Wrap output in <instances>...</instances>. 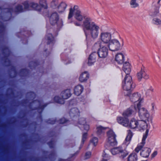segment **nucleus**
I'll return each mask as SVG.
<instances>
[{
  "mask_svg": "<svg viewBox=\"0 0 161 161\" xmlns=\"http://www.w3.org/2000/svg\"><path fill=\"white\" fill-rule=\"evenodd\" d=\"M77 6H75L69 9L68 18L70 19L74 13L75 18L78 21L83 20L82 24L83 30L86 36H89L93 39H96L100 32V25L93 21L92 19L89 17H85L79 9Z\"/></svg>",
  "mask_w": 161,
  "mask_h": 161,
  "instance_id": "f257e3e1",
  "label": "nucleus"
},
{
  "mask_svg": "<svg viewBox=\"0 0 161 161\" xmlns=\"http://www.w3.org/2000/svg\"><path fill=\"white\" fill-rule=\"evenodd\" d=\"M137 112L140 119L134 117L131 118L130 120L128 127L139 131L144 130L150 126V123L152 122L153 117L146 108H140Z\"/></svg>",
  "mask_w": 161,
  "mask_h": 161,
  "instance_id": "f03ea898",
  "label": "nucleus"
},
{
  "mask_svg": "<svg viewBox=\"0 0 161 161\" xmlns=\"http://www.w3.org/2000/svg\"><path fill=\"white\" fill-rule=\"evenodd\" d=\"M149 131V129H147L145 133L143 135L141 142L138 144L135 149V151L138 153L142 149L140 152V155L142 157L147 158L151 152V149L148 147L143 148L146 143V140L147 138Z\"/></svg>",
  "mask_w": 161,
  "mask_h": 161,
  "instance_id": "7ed1b4c3",
  "label": "nucleus"
},
{
  "mask_svg": "<svg viewBox=\"0 0 161 161\" xmlns=\"http://www.w3.org/2000/svg\"><path fill=\"white\" fill-rule=\"evenodd\" d=\"M39 5L37 3L31 2L28 4L27 2H25L24 4L25 8L27 10L34 9L37 11H40L41 7L46 9L47 8V3L46 0H39Z\"/></svg>",
  "mask_w": 161,
  "mask_h": 161,
  "instance_id": "20e7f679",
  "label": "nucleus"
},
{
  "mask_svg": "<svg viewBox=\"0 0 161 161\" xmlns=\"http://www.w3.org/2000/svg\"><path fill=\"white\" fill-rule=\"evenodd\" d=\"M124 95L129 96L130 101L134 103V106L136 107L137 111H139L140 108H145L141 106V103L143 100V98L141 97L140 94L136 92L130 94V92L127 93L124 92Z\"/></svg>",
  "mask_w": 161,
  "mask_h": 161,
  "instance_id": "39448f33",
  "label": "nucleus"
},
{
  "mask_svg": "<svg viewBox=\"0 0 161 161\" xmlns=\"http://www.w3.org/2000/svg\"><path fill=\"white\" fill-rule=\"evenodd\" d=\"M123 45V41L120 39L119 41L116 39H112L106 46L108 49L112 52L119 50Z\"/></svg>",
  "mask_w": 161,
  "mask_h": 161,
  "instance_id": "423d86ee",
  "label": "nucleus"
},
{
  "mask_svg": "<svg viewBox=\"0 0 161 161\" xmlns=\"http://www.w3.org/2000/svg\"><path fill=\"white\" fill-rule=\"evenodd\" d=\"M112 34L109 32L102 31L99 35L98 40L95 45H106L112 39Z\"/></svg>",
  "mask_w": 161,
  "mask_h": 161,
  "instance_id": "0eeeda50",
  "label": "nucleus"
},
{
  "mask_svg": "<svg viewBox=\"0 0 161 161\" xmlns=\"http://www.w3.org/2000/svg\"><path fill=\"white\" fill-rule=\"evenodd\" d=\"M50 7L52 10H56L59 13H63L66 8L67 5L64 2L59 3V0H52L50 3Z\"/></svg>",
  "mask_w": 161,
  "mask_h": 161,
  "instance_id": "6e6552de",
  "label": "nucleus"
},
{
  "mask_svg": "<svg viewBox=\"0 0 161 161\" xmlns=\"http://www.w3.org/2000/svg\"><path fill=\"white\" fill-rule=\"evenodd\" d=\"M122 86L123 89L126 93L130 92V90L135 87V85L133 84L131 77L129 75L126 76L124 81L123 82Z\"/></svg>",
  "mask_w": 161,
  "mask_h": 161,
  "instance_id": "1a4fd4ad",
  "label": "nucleus"
},
{
  "mask_svg": "<svg viewBox=\"0 0 161 161\" xmlns=\"http://www.w3.org/2000/svg\"><path fill=\"white\" fill-rule=\"evenodd\" d=\"M62 99L60 98L58 96H55L54 98V100L56 103L63 104L64 103V99L68 98L71 96L70 90L68 89L63 91L61 94Z\"/></svg>",
  "mask_w": 161,
  "mask_h": 161,
  "instance_id": "9d476101",
  "label": "nucleus"
},
{
  "mask_svg": "<svg viewBox=\"0 0 161 161\" xmlns=\"http://www.w3.org/2000/svg\"><path fill=\"white\" fill-rule=\"evenodd\" d=\"M100 47L98 52L99 56L101 58H105L108 55V48L105 45H96Z\"/></svg>",
  "mask_w": 161,
  "mask_h": 161,
  "instance_id": "9b49d317",
  "label": "nucleus"
},
{
  "mask_svg": "<svg viewBox=\"0 0 161 161\" xmlns=\"http://www.w3.org/2000/svg\"><path fill=\"white\" fill-rule=\"evenodd\" d=\"M137 77L138 80L140 81L142 78L147 80L149 78L148 74L147 73L146 69L144 67H142L141 70L137 74Z\"/></svg>",
  "mask_w": 161,
  "mask_h": 161,
  "instance_id": "f8f14e48",
  "label": "nucleus"
},
{
  "mask_svg": "<svg viewBox=\"0 0 161 161\" xmlns=\"http://www.w3.org/2000/svg\"><path fill=\"white\" fill-rule=\"evenodd\" d=\"M136 109L137 108L136 106L132 105L124 111L122 115L127 117L134 115L136 113Z\"/></svg>",
  "mask_w": 161,
  "mask_h": 161,
  "instance_id": "ddd939ff",
  "label": "nucleus"
},
{
  "mask_svg": "<svg viewBox=\"0 0 161 161\" xmlns=\"http://www.w3.org/2000/svg\"><path fill=\"white\" fill-rule=\"evenodd\" d=\"M61 14L58 12L57 10H52V11L49 17L50 23L52 25L56 24L59 19V14Z\"/></svg>",
  "mask_w": 161,
  "mask_h": 161,
  "instance_id": "4468645a",
  "label": "nucleus"
},
{
  "mask_svg": "<svg viewBox=\"0 0 161 161\" xmlns=\"http://www.w3.org/2000/svg\"><path fill=\"white\" fill-rule=\"evenodd\" d=\"M117 122L119 124L125 127H128L130 120L127 117L125 116H118L116 118Z\"/></svg>",
  "mask_w": 161,
  "mask_h": 161,
  "instance_id": "2eb2a0df",
  "label": "nucleus"
},
{
  "mask_svg": "<svg viewBox=\"0 0 161 161\" xmlns=\"http://www.w3.org/2000/svg\"><path fill=\"white\" fill-rule=\"evenodd\" d=\"M125 55L123 53H118L115 55V61L118 64H122L125 61Z\"/></svg>",
  "mask_w": 161,
  "mask_h": 161,
  "instance_id": "dca6fc26",
  "label": "nucleus"
},
{
  "mask_svg": "<svg viewBox=\"0 0 161 161\" xmlns=\"http://www.w3.org/2000/svg\"><path fill=\"white\" fill-rule=\"evenodd\" d=\"M152 6L153 8V10L152 12V15L153 16L158 15L160 13V4H157L155 2V0H153Z\"/></svg>",
  "mask_w": 161,
  "mask_h": 161,
  "instance_id": "f3484780",
  "label": "nucleus"
},
{
  "mask_svg": "<svg viewBox=\"0 0 161 161\" xmlns=\"http://www.w3.org/2000/svg\"><path fill=\"white\" fill-rule=\"evenodd\" d=\"M133 135L132 132L130 130H128L127 136L123 143L126 146H128L130 143Z\"/></svg>",
  "mask_w": 161,
  "mask_h": 161,
  "instance_id": "a211bd4d",
  "label": "nucleus"
},
{
  "mask_svg": "<svg viewBox=\"0 0 161 161\" xmlns=\"http://www.w3.org/2000/svg\"><path fill=\"white\" fill-rule=\"evenodd\" d=\"M89 78V74L86 71L82 73L79 77V80L81 82L86 81Z\"/></svg>",
  "mask_w": 161,
  "mask_h": 161,
  "instance_id": "6ab92c4d",
  "label": "nucleus"
},
{
  "mask_svg": "<svg viewBox=\"0 0 161 161\" xmlns=\"http://www.w3.org/2000/svg\"><path fill=\"white\" fill-rule=\"evenodd\" d=\"M97 55L96 53H94L90 55L88 62V64L89 65H91L95 62Z\"/></svg>",
  "mask_w": 161,
  "mask_h": 161,
  "instance_id": "aec40b11",
  "label": "nucleus"
},
{
  "mask_svg": "<svg viewBox=\"0 0 161 161\" xmlns=\"http://www.w3.org/2000/svg\"><path fill=\"white\" fill-rule=\"evenodd\" d=\"M123 70L126 74V75H129L131 71L130 65L129 63L125 62L124 64Z\"/></svg>",
  "mask_w": 161,
  "mask_h": 161,
  "instance_id": "412c9836",
  "label": "nucleus"
},
{
  "mask_svg": "<svg viewBox=\"0 0 161 161\" xmlns=\"http://www.w3.org/2000/svg\"><path fill=\"white\" fill-rule=\"evenodd\" d=\"M138 159L137 154L135 152L130 153L127 158V161H137Z\"/></svg>",
  "mask_w": 161,
  "mask_h": 161,
  "instance_id": "4be33fe9",
  "label": "nucleus"
},
{
  "mask_svg": "<svg viewBox=\"0 0 161 161\" xmlns=\"http://www.w3.org/2000/svg\"><path fill=\"white\" fill-rule=\"evenodd\" d=\"M83 90V87L80 85H78L76 86L74 89V93L77 96L79 95Z\"/></svg>",
  "mask_w": 161,
  "mask_h": 161,
  "instance_id": "5701e85b",
  "label": "nucleus"
},
{
  "mask_svg": "<svg viewBox=\"0 0 161 161\" xmlns=\"http://www.w3.org/2000/svg\"><path fill=\"white\" fill-rule=\"evenodd\" d=\"M107 140L116 139V136L112 130H110L107 132Z\"/></svg>",
  "mask_w": 161,
  "mask_h": 161,
  "instance_id": "b1692460",
  "label": "nucleus"
},
{
  "mask_svg": "<svg viewBox=\"0 0 161 161\" xmlns=\"http://www.w3.org/2000/svg\"><path fill=\"white\" fill-rule=\"evenodd\" d=\"M80 124L83 125L84 129L86 131H88L89 129V125L86 124V122L85 119L84 118H80L79 121Z\"/></svg>",
  "mask_w": 161,
  "mask_h": 161,
  "instance_id": "393cba45",
  "label": "nucleus"
},
{
  "mask_svg": "<svg viewBox=\"0 0 161 161\" xmlns=\"http://www.w3.org/2000/svg\"><path fill=\"white\" fill-rule=\"evenodd\" d=\"M107 128H104L101 126H99L97 127V133L99 136L103 134Z\"/></svg>",
  "mask_w": 161,
  "mask_h": 161,
  "instance_id": "a878e982",
  "label": "nucleus"
},
{
  "mask_svg": "<svg viewBox=\"0 0 161 161\" xmlns=\"http://www.w3.org/2000/svg\"><path fill=\"white\" fill-rule=\"evenodd\" d=\"M139 0H130V4L132 8H135L139 7Z\"/></svg>",
  "mask_w": 161,
  "mask_h": 161,
  "instance_id": "bb28decb",
  "label": "nucleus"
},
{
  "mask_svg": "<svg viewBox=\"0 0 161 161\" xmlns=\"http://www.w3.org/2000/svg\"><path fill=\"white\" fill-rule=\"evenodd\" d=\"M69 114L71 116H78L79 114V110L75 108H72L70 111Z\"/></svg>",
  "mask_w": 161,
  "mask_h": 161,
  "instance_id": "cd10ccee",
  "label": "nucleus"
},
{
  "mask_svg": "<svg viewBox=\"0 0 161 161\" xmlns=\"http://www.w3.org/2000/svg\"><path fill=\"white\" fill-rule=\"evenodd\" d=\"M120 151L119 152V155L121 158H125L128 154L127 151L125 150H123L121 147Z\"/></svg>",
  "mask_w": 161,
  "mask_h": 161,
  "instance_id": "c85d7f7f",
  "label": "nucleus"
},
{
  "mask_svg": "<svg viewBox=\"0 0 161 161\" xmlns=\"http://www.w3.org/2000/svg\"><path fill=\"white\" fill-rule=\"evenodd\" d=\"M153 24L156 25H161V19L158 18H155L152 20Z\"/></svg>",
  "mask_w": 161,
  "mask_h": 161,
  "instance_id": "c756f323",
  "label": "nucleus"
},
{
  "mask_svg": "<svg viewBox=\"0 0 161 161\" xmlns=\"http://www.w3.org/2000/svg\"><path fill=\"white\" fill-rule=\"evenodd\" d=\"M106 141L109 145L112 146H114L116 145L117 143L116 139L107 140Z\"/></svg>",
  "mask_w": 161,
  "mask_h": 161,
  "instance_id": "7c9ffc66",
  "label": "nucleus"
},
{
  "mask_svg": "<svg viewBox=\"0 0 161 161\" xmlns=\"http://www.w3.org/2000/svg\"><path fill=\"white\" fill-rule=\"evenodd\" d=\"M121 147L114 148L111 150V152L113 155H116V154H119V152L120 151Z\"/></svg>",
  "mask_w": 161,
  "mask_h": 161,
  "instance_id": "2f4dec72",
  "label": "nucleus"
},
{
  "mask_svg": "<svg viewBox=\"0 0 161 161\" xmlns=\"http://www.w3.org/2000/svg\"><path fill=\"white\" fill-rule=\"evenodd\" d=\"M154 89L153 87L150 86L147 88L146 90V93L147 95H149L150 93L153 92Z\"/></svg>",
  "mask_w": 161,
  "mask_h": 161,
  "instance_id": "473e14b6",
  "label": "nucleus"
},
{
  "mask_svg": "<svg viewBox=\"0 0 161 161\" xmlns=\"http://www.w3.org/2000/svg\"><path fill=\"white\" fill-rule=\"evenodd\" d=\"M98 139L97 137H93L90 140V142L92 143L94 146L97 145L98 143Z\"/></svg>",
  "mask_w": 161,
  "mask_h": 161,
  "instance_id": "72a5a7b5",
  "label": "nucleus"
},
{
  "mask_svg": "<svg viewBox=\"0 0 161 161\" xmlns=\"http://www.w3.org/2000/svg\"><path fill=\"white\" fill-rule=\"evenodd\" d=\"M108 150H105L103 152L102 154L103 157L105 158H108Z\"/></svg>",
  "mask_w": 161,
  "mask_h": 161,
  "instance_id": "f704fd0d",
  "label": "nucleus"
},
{
  "mask_svg": "<svg viewBox=\"0 0 161 161\" xmlns=\"http://www.w3.org/2000/svg\"><path fill=\"white\" fill-rule=\"evenodd\" d=\"M87 133H84L83 134L82 139V142L83 144L86 139L87 138Z\"/></svg>",
  "mask_w": 161,
  "mask_h": 161,
  "instance_id": "c9c22d12",
  "label": "nucleus"
},
{
  "mask_svg": "<svg viewBox=\"0 0 161 161\" xmlns=\"http://www.w3.org/2000/svg\"><path fill=\"white\" fill-rule=\"evenodd\" d=\"M91 156V153L90 152H86L84 158L85 159L89 158Z\"/></svg>",
  "mask_w": 161,
  "mask_h": 161,
  "instance_id": "e433bc0d",
  "label": "nucleus"
},
{
  "mask_svg": "<svg viewBox=\"0 0 161 161\" xmlns=\"http://www.w3.org/2000/svg\"><path fill=\"white\" fill-rule=\"evenodd\" d=\"M16 12L22 11H23V9L21 5L18 6L16 8Z\"/></svg>",
  "mask_w": 161,
  "mask_h": 161,
  "instance_id": "4c0bfd02",
  "label": "nucleus"
},
{
  "mask_svg": "<svg viewBox=\"0 0 161 161\" xmlns=\"http://www.w3.org/2000/svg\"><path fill=\"white\" fill-rule=\"evenodd\" d=\"M158 152L157 151H154L151 154V157L152 158H154L158 154Z\"/></svg>",
  "mask_w": 161,
  "mask_h": 161,
  "instance_id": "58836bf2",
  "label": "nucleus"
},
{
  "mask_svg": "<svg viewBox=\"0 0 161 161\" xmlns=\"http://www.w3.org/2000/svg\"><path fill=\"white\" fill-rule=\"evenodd\" d=\"M155 103L154 102H152L151 104V110L152 112H154L155 111Z\"/></svg>",
  "mask_w": 161,
  "mask_h": 161,
  "instance_id": "ea45409f",
  "label": "nucleus"
},
{
  "mask_svg": "<svg viewBox=\"0 0 161 161\" xmlns=\"http://www.w3.org/2000/svg\"><path fill=\"white\" fill-rule=\"evenodd\" d=\"M67 120H66L64 118H63L60 119L59 123L61 124H64L67 122Z\"/></svg>",
  "mask_w": 161,
  "mask_h": 161,
  "instance_id": "a19ab883",
  "label": "nucleus"
},
{
  "mask_svg": "<svg viewBox=\"0 0 161 161\" xmlns=\"http://www.w3.org/2000/svg\"><path fill=\"white\" fill-rule=\"evenodd\" d=\"M49 36L47 38V39L49 40H50L51 42L53 40V37L51 34L49 35Z\"/></svg>",
  "mask_w": 161,
  "mask_h": 161,
  "instance_id": "79ce46f5",
  "label": "nucleus"
},
{
  "mask_svg": "<svg viewBox=\"0 0 161 161\" xmlns=\"http://www.w3.org/2000/svg\"><path fill=\"white\" fill-rule=\"evenodd\" d=\"M74 24L77 26H80L81 25V24L80 22H75L74 23Z\"/></svg>",
  "mask_w": 161,
  "mask_h": 161,
  "instance_id": "37998d69",
  "label": "nucleus"
},
{
  "mask_svg": "<svg viewBox=\"0 0 161 161\" xmlns=\"http://www.w3.org/2000/svg\"><path fill=\"white\" fill-rule=\"evenodd\" d=\"M59 161H68V160H64V159H60Z\"/></svg>",
  "mask_w": 161,
  "mask_h": 161,
  "instance_id": "c03bdc74",
  "label": "nucleus"
},
{
  "mask_svg": "<svg viewBox=\"0 0 161 161\" xmlns=\"http://www.w3.org/2000/svg\"><path fill=\"white\" fill-rule=\"evenodd\" d=\"M101 161H107L105 159H103Z\"/></svg>",
  "mask_w": 161,
  "mask_h": 161,
  "instance_id": "a18cd8bd",
  "label": "nucleus"
},
{
  "mask_svg": "<svg viewBox=\"0 0 161 161\" xmlns=\"http://www.w3.org/2000/svg\"><path fill=\"white\" fill-rule=\"evenodd\" d=\"M50 123L51 124H54V123H53V122H51V123Z\"/></svg>",
  "mask_w": 161,
  "mask_h": 161,
  "instance_id": "49530a36",
  "label": "nucleus"
},
{
  "mask_svg": "<svg viewBox=\"0 0 161 161\" xmlns=\"http://www.w3.org/2000/svg\"><path fill=\"white\" fill-rule=\"evenodd\" d=\"M142 161H147V160H142Z\"/></svg>",
  "mask_w": 161,
  "mask_h": 161,
  "instance_id": "de8ad7c7",
  "label": "nucleus"
}]
</instances>
